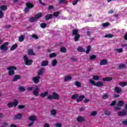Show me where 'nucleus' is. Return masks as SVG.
Segmentation results:
<instances>
[{"mask_svg": "<svg viewBox=\"0 0 127 127\" xmlns=\"http://www.w3.org/2000/svg\"><path fill=\"white\" fill-rule=\"evenodd\" d=\"M4 16L3 12L1 11V10H0V18H2Z\"/></svg>", "mask_w": 127, "mask_h": 127, "instance_id": "obj_60", "label": "nucleus"}, {"mask_svg": "<svg viewBox=\"0 0 127 127\" xmlns=\"http://www.w3.org/2000/svg\"><path fill=\"white\" fill-rule=\"evenodd\" d=\"M59 3H68V1H65V0H59Z\"/></svg>", "mask_w": 127, "mask_h": 127, "instance_id": "obj_46", "label": "nucleus"}, {"mask_svg": "<svg viewBox=\"0 0 127 127\" xmlns=\"http://www.w3.org/2000/svg\"><path fill=\"white\" fill-rule=\"evenodd\" d=\"M110 25V23L106 22L102 24V26L103 27H107V26H109Z\"/></svg>", "mask_w": 127, "mask_h": 127, "instance_id": "obj_52", "label": "nucleus"}, {"mask_svg": "<svg viewBox=\"0 0 127 127\" xmlns=\"http://www.w3.org/2000/svg\"><path fill=\"white\" fill-rule=\"evenodd\" d=\"M90 51H91V46H88L87 47V49L85 51V53H86V54H89L90 53Z\"/></svg>", "mask_w": 127, "mask_h": 127, "instance_id": "obj_38", "label": "nucleus"}, {"mask_svg": "<svg viewBox=\"0 0 127 127\" xmlns=\"http://www.w3.org/2000/svg\"><path fill=\"white\" fill-rule=\"evenodd\" d=\"M93 79L95 81H99V80H100V77L98 75H93Z\"/></svg>", "mask_w": 127, "mask_h": 127, "instance_id": "obj_43", "label": "nucleus"}, {"mask_svg": "<svg viewBox=\"0 0 127 127\" xmlns=\"http://www.w3.org/2000/svg\"><path fill=\"white\" fill-rule=\"evenodd\" d=\"M104 37H105V38H112V37H114V35L113 34H107Z\"/></svg>", "mask_w": 127, "mask_h": 127, "instance_id": "obj_44", "label": "nucleus"}, {"mask_svg": "<svg viewBox=\"0 0 127 127\" xmlns=\"http://www.w3.org/2000/svg\"><path fill=\"white\" fill-rule=\"evenodd\" d=\"M23 59L24 60L25 65L27 66H30V65L33 63V60L31 59L29 60L28 58L26 56H24Z\"/></svg>", "mask_w": 127, "mask_h": 127, "instance_id": "obj_4", "label": "nucleus"}, {"mask_svg": "<svg viewBox=\"0 0 127 127\" xmlns=\"http://www.w3.org/2000/svg\"><path fill=\"white\" fill-rule=\"evenodd\" d=\"M77 98H79V94H74L71 96V100H76Z\"/></svg>", "mask_w": 127, "mask_h": 127, "instance_id": "obj_32", "label": "nucleus"}, {"mask_svg": "<svg viewBox=\"0 0 127 127\" xmlns=\"http://www.w3.org/2000/svg\"><path fill=\"white\" fill-rule=\"evenodd\" d=\"M49 62L48 61H44L41 63V66L44 67V66H48Z\"/></svg>", "mask_w": 127, "mask_h": 127, "instance_id": "obj_29", "label": "nucleus"}, {"mask_svg": "<svg viewBox=\"0 0 127 127\" xmlns=\"http://www.w3.org/2000/svg\"><path fill=\"white\" fill-rule=\"evenodd\" d=\"M124 105H125V102H124V101L122 100L119 101L117 103L118 107H121L122 108V107H123Z\"/></svg>", "mask_w": 127, "mask_h": 127, "instance_id": "obj_22", "label": "nucleus"}, {"mask_svg": "<svg viewBox=\"0 0 127 127\" xmlns=\"http://www.w3.org/2000/svg\"><path fill=\"white\" fill-rule=\"evenodd\" d=\"M44 71V68H42L39 72H38V75L39 76H40V75H42V74H43V72Z\"/></svg>", "mask_w": 127, "mask_h": 127, "instance_id": "obj_50", "label": "nucleus"}, {"mask_svg": "<svg viewBox=\"0 0 127 127\" xmlns=\"http://www.w3.org/2000/svg\"><path fill=\"white\" fill-rule=\"evenodd\" d=\"M57 112L56 110L53 109L51 111V114L52 116H56Z\"/></svg>", "mask_w": 127, "mask_h": 127, "instance_id": "obj_39", "label": "nucleus"}, {"mask_svg": "<svg viewBox=\"0 0 127 127\" xmlns=\"http://www.w3.org/2000/svg\"><path fill=\"white\" fill-rule=\"evenodd\" d=\"M80 0H73L72 2L73 5H75V4H77L78 1H79Z\"/></svg>", "mask_w": 127, "mask_h": 127, "instance_id": "obj_64", "label": "nucleus"}, {"mask_svg": "<svg viewBox=\"0 0 127 127\" xmlns=\"http://www.w3.org/2000/svg\"><path fill=\"white\" fill-rule=\"evenodd\" d=\"M57 56V54L56 53H53L50 54L49 57L50 58H53L54 57H56Z\"/></svg>", "mask_w": 127, "mask_h": 127, "instance_id": "obj_40", "label": "nucleus"}, {"mask_svg": "<svg viewBox=\"0 0 127 127\" xmlns=\"http://www.w3.org/2000/svg\"><path fill=\"white\" fill-rule=\"evenodd\" d=\"M74 85H75L76 87H78V88H81V87H82L81 83H80V82L79 81H75L74 83Z\"/></svg>", "mask_w": 127, "mask_h": 127, "instance_id": "obj_41", "label": "nucleus"}, {"mask_svg": "<svg viewBox=\"0 0 127 127\" xmlns=\"http://www.w3.org/2000/svg\"><path fill=\"white\" fill-rule=\"evenodd\" d=\"M35 19H36L35 17H32L29 19V22H33V21H35Z\"/></svg>", "mask_w": 127, "mask_h": 127, "instance_id": "obj_51", "label": "nucleus"}, {"mask_svg": "<svg viewBox=\"0 0 127 127\" xmlns=\"http://www.w3.org/2000/svg\"><path fill=\"white\" fill-rule=\"evenodd\" d=\"M7 70L10 71V70H17V67L15 66H11L7 68Z\"/></svg>", "mask_w": 127, "mask_h": 127, "instance_id": "obj_27", "label": "nucleus"}, {"mask_svg": "<svg viewBox=\"0 0 127 127\" xmlns=\"http://www.w3.org/2000/svg\"><path fill=\"white\" fill-rule=\"evenodd\" d=\"M115 51H117V52L118 53H122V52H124V50L122 48L117 49L115 50Z\"/></svg>", "mask_w": 127, "mask_h": 127, "instance_id": "obj_48", "label": "nucleus"}, {"mask_svg": "<svg viewBox=\"0 0 127 127\" xmlns=\"http://www.w3.org/2000/svg\"><path fill=\"white\" fill-rule=\"evenodd\" d=\"M26 7L24 9L25 12H28L30 8H33L34 5L32 3L27 2L26 3Z\"/></svg>", "mask_w": 127, "mask_h": 127, "instance_id": "obj_5", "label": "nucleus"}, {"mask_svg": "<svg viewBox=\"0 0 127 127\" xmlns=\"http://www.w3.org/2000/svg\"><path fill=\"white\" fill-rule=\"evenodd\" d=\"M39 91H40L39 88H38V87H37V86H36V88L33 91V94L34 96H35V97H37V96H38V94H39Z\"/></svg>", "mask_w": 127, "mask_h": 127, "instance_id": "obj_8", "label": "nucleus"}, {"mask_svg": "<svg viewBox=\"0 0 127 127\" xmlns=\"http://www.w3.org/2000/svg\"><path fill=\"white\" fill-rule=\"evenodd\" d=\"M24 39H25L24 35H21L19 37V38H18L19 42H23V41H24Z\"/></svg>", "mask_w": 127, "mask_h": 127, "instance_id": "obj_26", "label": "nucleus"}, {"mask_svg": "<svg viewBox=\"0 0 127 127\" xmlns=\"http://www.w3.org/2000/svg\"><path fill=\"white\" fill-rule=\"evenodd\" d=\"M19 90L20 92H24L25 88L23 86H20L19 87Z\"/></svg>", "mask_w": 127, "mask_h": 127, "instance_id": "obj_54", "label": "nucleus"}, {"mask_svg": "<svg viewBox=\"0 0 127 127\" xmlns=\"http://www.w3.org/2000/svg\"><path fill=\"white\" fill-rule=\"evenodd\" d=\"M40 17H42V12H39L35 15V18L36 19H38L40 18Z\"/></svg>", "mask_w": 127, "mask_h": 127, "instance_id": "obj_23", "label": "nucleus"}, {"mask_svg": "<svg viewBox=\"0 0 127 127\" xmlns=\"http://www.w3.org/2000/svg\"><path fill=\"white\" fill-rule=\"evenodd\" d=\"M29 120L31 122H34V121H36V116H30Z\"/></svg>", "mask_w": 127, "mask_h": 127, "instance_id": "obj_28", "label": "nucleus"}, {"mask_svg": "<svg viewBox=\"0 0 127 127\" xmlns=\"http://www.w3.org/2000/svg\"><path fill=\"white\" fill-rule=\"evenodd\" d=\"M60 99V96L57 93L54 92L52 95H49L47 97L48 100H59Z\"/></svg>", "mask_w": 127, "mask_h": 127, "instance_id": "obj_1", "label": "nucleus"}, {"mask_svg": "<svg viewBox=\"0 0 127 127\" xmlns=\"http://www.w3.org/2000/svg\"><path fill=\"white\" fill-rule=\"evenodd\" d=\"M104 114L106 115V116H111V113L108 110L105 111L104 112Z\"/></svg>", "mask_w": 127, "mask_h": 127, "instance_id": "obj_56", "label": "nucleus"}, {"mask_svg": "<svg viewBox=\"0 0 127 127\" xmlns=\"http://www.w3.org/2000/svg\"><path fill=\"white\" fill-rule=\"evenodd\" d=\"M118 68L119 69H124L126 68V64H120L118 65Z\"/></svg>", "mask_w": 127, "mask_h": 127, "instance_id": "obj_37", "label": "nucleus"}, {"mask_svg": "<svg viewBox=\"0 0 127 127\" xmlns=\"http://www.w3.org/2000/svg\"><path fill=\"white\" fill-rule=\"evenodd\" d=\"M77 51H78V52H85L86 50L81 47H78L77 48Z\"/></svg>", "mask_w": 127, "mask_h": 127, "instance_id": "obj_33", "label": "nucleus"}, {"mask_svg": "<svg viewBox=\"0 0 127 127\" xmlns=\"http://www.w3.org/2000/svg\"><path fill=\"white\" fill-rule=\"evenodd\" d=\"M80 37H81V35L80 34H78L75 35L74 38V41L75 42H78Z\"/></svg>", "mask_w": 127, "mask_h": 127, "instance_id": "obj_20", "label": "nucleus"}, {"mask_svg": "<svg viewBox=\"0 0 127 127\" xmlns=\"http://www.w3.org/2000/svg\"><path fill=\"white\" fill-rule=\"evenodd\" d=\"M114 92L117 94H121L122 93V88L119 87H115L114 88Z\"/></svg>", "mask_w": 127, "mask_h": 127, "instance_id": "obj_14", "label": "nucleus"}, {"mask_svg": "<svg viewBox=\"0 0 127 127\" xmlns=\"http://www.w3.org/2000/svg\"><path fill=\"white\" fill-rule=\"evenodd\" d=\"M96 115H97V112L96 111H93L91 114V116H92V117H95Z\"/></svg>", "mask_w": 127, "mask_h": 127, "instance_id": "obj_57", "label": "nucleus"}, {"mask_svg": "<svg viewBox=\"0 0 127 127\" xmlns=\"http://www.w3.org/2000/svg\"><path fill=\"white\" fill-rule=\"evenodd\" d=\"M116 104H117V101H114L110 104V106L113 107V106H115Z\"/></svg>", "mask_w": 127, "mask_h": 127, "instance_id": "obj_62", "label": "nucleus"}, {"mask_svg": "<svg viewBox=\"0 0 127 127\" xmlns=\"http://www.w3.org/2000/svg\"><path fill=\"white\" fill-rule=\"evenodd\" d=\"M118 115L119 117H125V116H127V112L123 111H119L118 113Z\"/></svg>", "mask_w": 127, "mask_h": 127, "instance_id": "obj_9", "label": "nucleus"}, {"mask_svg": "<svg viewBox=\"0 0 127 127\" xmlns=\"http://www.w3.org/2000/svg\"><path fill=\"white\" fill-rule=\"evenodd\" d=\"M57 63H58L57 60L54 59L52 62V66H53V67H55V66L57 65Z\"/></svg>", "mask_w": 127, "mask_h": 127, "instance_id": "obj_30", "label": "nucleus"}, {"mask_svg": "<svg viewBox=\"0 0 127 127\" xmlns=\"http://www.w3.org/2000/svg\"><path fill=\"white\" fill-rule=\"evenodd\" d=\"M113 80V77H107L103 78V82H110V81Z\"/></svg>", "mask_w": 127, "mask_h": 127, "instance_id": "obj_18", "label": "nucleus"}, {"mask_svg": "<svg viewBox=\"0 0 127 127\" xmlns=\"http://www.w3.org/2000/svg\"><path fill=\"white\" fill-rule=\"evenodd\" d=\"M72 79V77L70 75H66L65 76L64 78V82H67V81H70V80Z\"/></svg>", "mask_w": 127, "mask_h": 127, "instance_id": "obj_24", "label": "nucleus"}, {"mask_svg": "<svg viewBox=\"0 0 127 127\" xmlns=\"http://www.w3.org/2000/svg\"><path fill=\"white\" fill-rule=\"evenodd\" d=\"M18 46V45H17V44H15L14 45H12L10 49V51H13V50H15V49L17 48Z\"/></svg>", "mask_w": 127, "mask_h": 127, "instance_id": "obj_25", "label": "nucleus"}, {"mask_svg": "<svg viewBox=\"0 0 127 127\" xmlns=\"http://www.w3.org/2000/svg\"><path fill=\"white\" fill-rule=\"evenodd\" d=\"M28 54L29 55H30L31 56H33L35 55V53H34V52H33V50H32V49H30L28 51Z\"/></svg>", "mask_w": 127, "mask_h": 127, "instance_id": "obj_21", "label": "nucleus"}, {"mask_svg": "<svg viewBox=\"0 0 127 127\" xmlns=\"http://www.w3.org/2000/svg\"><path fill=\"white\" fill-rule=\"evenodd\" d=\"M60 51L62 53H66V52H67V49H66V48L64 47H62L61 48Z\"/></svg>", "mask_w": 127, "mask_h": 127, "instance_id": "obj_31", "label": "nucleus"}, {"mask_svg": "<svg viewBox=\"0 0 127 127\" xmlns=\"http://www.w3.org/2000/svg\"><path fill=\"white\" fill-rule=\"evenodd\" d=\"M89 82L92 85H93V86H96V87H99V88H101V87H103L104 86V83L101 81H98L96 83L93 80L90 79Z\"/></svg>", "mask_w": 127, "mask_h": 127, "instance_id": "obj_2", "label": "nucleus"}, {"mask_svg": "<svg viewBox=\"0 0 127 127\" xmlns=\"http://www.w3.org/2000/svg\"><path fill=\"white\" fill-rule=\"evenodd\" d=\"M85 99V95H80L78 96V98L76 99V103H79V102H82L83 99Z\"/></svg>", "mask_w": 127, "mask_h": 127, "instance_id": "obj_10", "label": "nucleus"}, {"mask_svg": "<svg viewBox=\"0 0 127 127\" xmlns=\"http://www.w3.org/2000/svg\"><path fill=\"white\" fill-rule=\"evenodd\" d=\"M47 96H48V92L47 91L42 92L40 94V96L42 98H45V97H47Z\"/></svg>", "mask_w": 127, "mask_h": 127, "instance_id": "obj_19", "label": "nucleus"}, {"mask_svg": "<svg viewBox=\"0 0 127 127\" xmlns=\"http://www.w3.org/2000/svg\"><path fill=\"white\" fill-rule=\"evenodd\" d=\"M107 64H108V61H107L106 59H103L100 61V66H103V65H107Z\"/></svg>", "mask_w": 127, "mask_h": 127, "instance_id": "obj_15", "label": "nucleus"}, {"mask_svg": "<svg viewBox=\"0 0 127 127\" xmlns=\"http://www.w3.org/2000/svg\"><path fill=\"white\" fill-rule=\"evenodd\" d=\"M78 33H79V31L78 30V29H74L72 30V36L77 35V34H78Z\"/></svg>", "mask_w": 127, "mask_h": 127, "instance_id": "obj_34", "label": "nucleus"}, {"mask_svg": "<svg viewBox=\"0 0 127 127\" xmlns=\"http://www.w3.org/2000/svg\"><path fill=\"white\" fill-rule=\"evenodd\" d=\"M22 118V114H17L14 116V117L13 118L14 120H20Z\"/></svg>", "mask_w": 127, "mask_h": 127, "instance_id": "obj_12", "label": "nucleus"}, {"mask_svg": "<svg viewBox=\"0 0 127 127\" xmlns=\"http://www.w3.org/2000/svg\"><path fill=\"white\" fill-rule=\"evenodd\" d=\"M77 122L78 123H83V122H85V118L82 116H78L77 118Z\"/></svg>", "mask_w": 127, "mask_h": 127, "instance_id": "obj_11", "label": "nucleus"}, {"mask_svg": "<svg viewBox=\"0 0 127 127\" xmlns=\"http://www.w3.org/2000/svg\"><path fill=\"white\" fill-rule=\"evenodd\" d=\"M47 26V24L45 23H42L40 24V26L41 27H42V28H45Z\"/></svg>", "mask_w": 127, "mask_h": 127, "instance_id": "obj_47", "label": "nucleus"}, {"mask_svg": "<svg viewBox=\"0 0 127 127\" xmlns=\"http://www.w3.org/2000/svg\"><path fill=\"white\" fill-rule=\"evenodd\" d=\"M102 99H104V100H107V99H109V95L107 94H105L103 95Z\"/></svg>", "mask_w": 127, "mask_h": 127, "instance_id": "obj_49", "label": "nucleus"}, {"mask_svg": "<svg viewBox=\"0 0 127 127\" xmlns=\"http://www.w3.org/2000/svg\"><path fill=\"white\" fill-rule=\"evenodd\" d=\"M40 79V76H37L32 78V80L34 83V84H38V83H39L40 82L39 81Z\"/></svg>", "mask_w": 127, "mask_h": 127, "instance_id": "obj_7", "label": "nucleus"}, {"mask_svg": "<svg viewBox=\"0 0 127 127\" xmlns=\"http://www.w3.org/2000/svg\"><path fill=\"white\" fill-rule=\"evenodd\" d=\"M8 42H5L0 46V49L2 51H7L8 49Z\"/></svg>", "mask_w": 127, "mask_h": 127, "instance_id": "obj_6", "label": "nucleus"}, {"mask_svg": "<svg viewBox=\"0 0 127 127\" xmlns=\"http://www.w3.org/2000/svg\"><path fill=\"white\" fill-rule=\"evenodd\" d=\"M31 36L33 38H34L35 39H38V36H37V35L35 34L32 35Z\"/></svg>", "mask_w": 127, "mask_h": 127, "instance_id": "obj_59", "label": "nucleus"}, {"mask_svg": "<svg viewBox=\"0 0 127 127\" xmlns=\"http://www.w3.org/2000/svg\"><path fill=\"white\" fill-rule=\"evenodd\" d=\"M24 108H25V106L24 105H19L18 106V109H19V110H22V109H24Z\"/></svg>", "mask_w": 127, "mask_h": 127, "instance_id": "obj_55", "label": "nucleus"}, {"mask_svg": "<svg viewBox=\"0 0 127 127\" xmlns=\"http://www.w3.org/2000/svg\"><path fill=\"white\" fill-rule=\"evenodd\" d=\"M18 105V101L17 100V99H15L13 102H11L10 103H8L7 106L9 108H12L13 107H14V108H16Z\"/></svg>", "mask_w": 127, "mask_h": 127, "instance_id": "obj_3", "label": "nucleus"}, {"mask_svg": "<svg viewBox=\"0 0 127 127\" xmlns=\"http://www.w3.org/2000/svg\"><path fill=\"white\" fill-rule=\"evenodd\" d=\"M55 126L56 127H62V124L59 123H56Z\"/></svg>", "mask_w": 127, "mask_h": 127, "instance_id": "obj_58", "label": "nucleus"}, {"mask_svg": "<svg viewBox=\"0 0 127 127\" xmlns=\"http://www.w3.org/2000/svg\"><path fill=\"white\" fill-rule=\"evenodd\" d=\"M53 17V14H47L45 15V18L46 20H49Z\"/></svg>", "mask_w": 127, "mask_h": 127, "instance_id": "obj_13", "label": "nucleus"}, {"mask_svg": "<svg viewBox=\"0 0 127 127\" xmlns=\"http://www.w3.org/2000/svg\"><path fill=\"white\" fill-rule=\"evenodd\" d=\"M9 76H12V75H14V70H10L8 71Z\"/></svg>", "mask_w": 127, "mask_h": 127, "instance_id": "obj_45", "label": "nucleus"}, {"mask_svg": "<svg viewBox=\"0 0 127 127\" xmlns=\"http://www.w3.org/2000/svg\"><path fill=\"white\" fill-rule=\"evenodd\" d=\"M96 58H97V56H96V55L89 56V60H95Z\"/></svg>", "mask_w": 127, "mask_h": 127, "instance_id": "obj_35", "label": "nucleus"}, {"mask_svg": "<svg viewBox=\"0 0 127 127\" xmlns=\"http://www.w3.org/2000/svg\"><path fill=\"white\" fill-rule=\"evenodd\" d=\"M20 76L19 75H15L14 76L13 79H12V82H16L17 80L20 79Z\"/></svg>", "mask_w": 127, "mask_h": 127, "instance_id": "obj_16", "label": "nucleus"}, {"mask_svg": "<svg viewBox=\"0 0 127 127\" xmlns=\"http://www.w3.org/2000/svg\"><path fill=\"white\" fill-rule=\"evenodd\" d=\"M122 110V107L121 106H118L115 108V111H121Z\"/></svg>", "mask_w": 127, "mask_h": 127, "instance_id": "obj_61", "label": "nucleus"}, {"mask_svg": "<svg viewBox=\"0 0 127 127\" xmlns=\"http://www.w3.org/2000/svg\"><path fill=\"white\" fill-rule=\"evenodd\" d=\"M59 14H60V12H55L53 13V16L54 15L55 17H58V16H59Z\"/></svg>", "mask_w": 127, "mask_h": 127, "instance_id": "obj_42", "label": "nucleus"}, {"mask_svg": "<svg viewBox=\"0 0 127 127\" xmlns=\"http://www.w3.org/2000/svg\"><path fill=\"white\" fill-rule=\"evenodd\" d=\"M119 85L121 87H126L127 85V82H121L119 83Z\"/></svg>", "mask_w": 127, "mask_h": 127, "instance_id": "obj_36", "label": "nucleus"}, {"mask_svg": "<svg viewBox=\"0 0 127 127\" xmlns=\"http://www.w3.org/2000/svg\"><path fill=\"white\" fill-rule=\"evenodd\" d=\"M7 10V5H3L0 6V10H1L2 11H5V10Z\"/></svg>", "mask_w": 127, "mask_h": 127, "instance_id": "obj_17", "label": "nucleus"}, {"mask_svg": "<svg viewBox=\"0 0 127 127\" xmlns=\"http://www.w3.org/2000/svg\"><path fill=\"white\" fill-rule=\"evenodd\" d=\"M8 126V123L7 122H3L2 123V127H6Z\"/></svg>", "mask_w": 127, "mask_h": 127, "instance_id": "obj_53", "label": "nucleus"}, {"mask_svg": "<svg viewBox=\"0 0 127 127\" xmlns=\"http://www.w3.org/2000/svg\"><path fill=\"white\" fill-rule=\"evenodd\" d=\"M89 102H90V99H89L88 98H85L83 100V102L85 103V104L87 103H89Z\"/></svg>", "mask_w": 127, "mask_h": 127, "instance_id": "obj_63", "label": "nucleus"}]
</instances>
